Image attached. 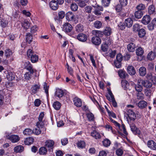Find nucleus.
<instances>
[{"mask_svg": "<svg viewBox=\"0 0 156 156\" xmlns=\"http://www.w3.org/2000/svg\"><path fill=\"white\" fill-rule=\"evenodd\" d=\"M123 7H124L123 6L118 3L114 6L113 9L115 10L118 15L121 17H124L126 16V14L124 11L123 8Z\"/></svg>", "mask_w": 156, "mask_h": 156, "instance_id": "nucleus-1", "label": "nucleus"}, {"mask_svg": "<svg viewBox=\"0 0 156 156\" xmlns=\"http://www.w3.org/2000/svg\"><path fill=\"white\" fill-rule=\"evenodd\" d=\"M108 92L107 94L106 95L107 99L110 102H112V105L114 107H117V103L111 90L108 89Z\"/></svg>", "mask_w": 156, "mask_h": 156, "instance_id": "nucleus-2", "label": "nucleus"}, {"mask_svg": "<svg viewBox=\"0 0 156 156\" xmlns=\"http://www.w3.org/2000/svg\"><path fill=\"white\" fill-rule=\"evenodd\" d=\"M108 92L107 94L106 95L107 99L110 102H112V105L114 107H117V103L111 90L108 89Z\"/></svg>", "mask_w": 156, "mask_h": 156, "instance_id": "nucleus-3", "label": "nucleus"}, {"mask_svg": "<svg viewBox=\"0 0 156 156\" xmlns=\"http://www.w3.org/2000/svg\"><path fill=\"white\" fill-rule=\"evenodd\" d=\"M27 56L28 58H30L31 62L32 63H35L38 60V55L34 54L31 49H29L27 51Z\"/></svg>", "mask_w": 156, "mask_h": 156, "instance_id": "nucleus-4", "label": "nucleus"}, {"mask_svg": "<svg viewBox=\"0 0 156 156\" xmlns=\"http://www.w3.org/2000/svg\"><path fill=\"white\" fill-rule=\"evenodd\" d=\"M66 19L68 21H73L75 23L78 22L77 18L71 12H68L66 14Z\"/></svg>", "mask_w": 156, "mask_h": 156, "instance_id": "nucleus-5", "label": "nucleus"}, {"mask_svg": "<svg viewBox=\"0 0 156 156\" xmlns=\"http://www.w3.org/2000/svg\"><path fill=\"white\" fill-rule=\"evenodd\" d=\"M54 142L52 140H48L46 141L45 142L44 146L48 149L49 152H52L54 148Z\"/></svg>", "mask_w": 156, "mask_h": 156, "instance_id": "nucleus-6", "label": "nucleus"}, {"mask_svg": "<svg viewBox=\"0 0 156 156\" xmlns=\"http://www.w3.org/2000/svg\"><path fill=\"white\" fill-rule=\"evenodd\" d=\"M138 83L141 84L144 87L147 88H150L152 87V83L148 80L139 79L138 80Z\"/></svg>", "mask_w": 156, "mask_h": 156, "instance_id": "nucleus-7", "label": "nucleus"}, {"mask_svg": "<svg viewBox=\"0 0 156 156\" xmlns=\"http://www.w3.org/2000/svg\"><path fill=\"white\" fill-rule=\"evenodd\" d=\"M72 26L68 23H65L62 26V30L65 32H70L72 30Z\"/></svg>", "mask_w": 156, "mask_h": 156, "instance_id": "nucleus-8", "label": "nucleus"}, {"mask_svg": "<svg viewBox=\"0 0 156 156\" xmlns=\"http://www.w3.org/2000/svg\"><path fill=\"white\" fill-rule=\"evenodd\" d=\"M6 137L13 143L17 142L20 140V137L16 135L8 134L6 135Z\"/></svg>", "mask_w": 156, "mask_h": 156, "instance_id": "nucleus-9", "label": "nucleus"}, {"mask_svg": "<svg viewBox=\"0 0 156 156\" xmlns=\"http://www.w3.org/2000/svg\"><path fill=\"white\" fill-rule=\"evenodd\" d=\"M130 127L131 131L135 135H138V136L141 133L140 130L138 129L135 126V124L132 123L130 124Z\"/></svg>", "mask_w": 156, "mask_h": 156, "instance_id": "nucleus-10", "label": "nucleus"}, {"mask_svg": "<svg viewBox=\"0 0 156 156\" xmlns=\"http://www.w3.org/2000/svg\"><path fill=\"white\" fill-rule=\"evenodd\" d=\"M16 75L13 72L8 71L6 75V78L9 81H12L15 79Z\"/></svg>", "mask_w": 156, "mask_h": 156, "instance_id": "nucleus-11", "label": "nucleus"}, {"mask_svg": "<svg viewBox=\"0 0 156 156\" xmlns=\"http://www.w3.org/2000/svg\"><path fill=\"white\" fill-rule=\"evenodd\" d=\"M147 145L151 149L154 150L156 149V143L153 140H149L147 141Z\"/></svg>", "mask_w": 156, "mask_h": 156, "instance_id": "nucleus-12", "label": "nucleus"}, {"mask_svg": "<svg viewBox=\"0 0 156 156\" xmlns=\"http://www.w3.org/2000/svg\"><path fill=\"white\" fill-rule=\"evenodd\" d=\"M49 5L51 9L53 10H57L58 7V3L55 0H52L50 2Z\"/></svg>", "mask_w": 156, "mask_h": 156, "instance_id": "nucleus-13", "label": "nucleus"}, {"mask_svg": "<svg viewBox=\"0 0 156 156\" xmlns=\"http://www.w3.org/2000/svg\"><path fill=\"white\" fill-rule=\"evenodd\" d=\"M26 64H27V65L25 66V67L26 69L29 71L28 72H30V73H32V74H33L34 73H35L37 72L36 70H34L33 69L32 65L28 61L26 62Z\"/></svg>", "mask_w": 156, "mask_h": 156, "instance_id": "nucleus-14", "label": "nucleus"}, {"mask_svg": "<svg viewBox=\"0 0 156 156\" xmlns=\"http://www.w3.org/2000/svg\"><path fill=\"white\" fill-rule=\"evenodd\" d=\"M73 102L74 105L78 107H80L82 105V102L81 100L77 97L74 98Z\"/></svg>", "mask_w": 156, "mask_h": 156, "instance_id": "nucleus-15", "label": "nucleus"}, {"mask_svg": "<svg viewBox=\"0 0 156 156\" xmlns=\"http://www.w3.org/2000/svg\"><path fill=\"white\" fill-rule=\"evenodd\" d=\"M92 42L94 44L98 45L101 43V40L99 37L94 36L92 38Z\"/></svg>", "mask_w": 156, "mask_h": 156, "instance_id": "nucleus-16", "label": "nucleus"}, {"mask_svg": "<svg viewBox=\"0 0 156 156\" xmlns=\"http://www.w3.org/2000/svg\"><path fill=\"white\" fill-rule=\"evenodd\" d=\"M77 38L80 41L82 42H84L87 40V37L85 34H80L78 35Z\"/></svg>", "mask_w": 156, "mask_h": 156, "instance_id": "nucleus-17", "label": "nucleus"}, {"mask_svg": "<svg viewBox=\"0 0 156 156\" xmlns=\"http://www.w3.org/2000/svg\"><path fill=\"white\" fill-rule=\"evenodd\" d=\"M48 149L45 147H42L39 149V153L41 155H45L47 154Z\"/></svg>", "mask_w": 156, "mask_h": 156, "instance_id": "nucleus-18", "label": "nucleus"}, {"mask_svg": "<svg viewBox=\"0 0 156 156\" xmlns=\"http://www.w3.org/2000/svg\"><path fill=\"white\" fill-rule=\"evenodd\" d=\"M154 56H156V47L154 49L153 52L151 51L148 53L147 58L148 59L152 60L154 59Z\"/></svg>", "mask_w": 156, "mask_h": 156, "instance_id": "nucleus-19", "label": "nucleus"}, {"mask_svg": "<svg viewBox=\"0 0 156 156\" xmlns=\"http://www.w3.org/2000/svg\"><path fill=\"white\" fill-rule=\"evenodd\" d=\"M151 20L150 17L149 15L144 16L142 20V23L144 24H147Z\"/></svg>", "mask_w": 156, "mask_h": 156, "instance_id": "nucleus-20", "label": "nucleus"}, {"mask_svg": "<svg viewBox=\"0 0 156 156\" xmlns=\"http://www.w3.org/2000/svg\"><path fill=\"white\" fill-rule=\"evenodd\" d=\"M136 48L135 44L133 43H130L128 45L127 48L128 50L131 52H133L135 50Z\"/></svg>", "mask_w": 156, "mask_h": 156, "instance_id": "nucleus-21", "label": "nucleus"}, {"mask_svg": "<svg viewBox=\"0 0 156 156\" xmlns=\"http://www.w3.org/2000/svg\"><path fill=\"white\" fill-rule=\"evenodd\" d=\"M127 71L128 73L130 75H134L136 73V71L134 68L131 66H128Z\"/></svg>", "mask_w": 156, "mask_h": 156, "instance_id": "nucleus-22", "label": "nucleus"}, {"mask_svg": "<svg viewBox=\"0 0 156 156\" xmlns=\"http://www.w3.org/2000/svg\"><path fill=\"white\" fill-rule=\"evenodd\" d=\"M148 11L149 14H153L155 13V8L154 5H151L148 7Z\"/></svg>", "mask_w": 156, "mask_h": 156, "instance_id": "nucleus-23", "label": "nucleus"}, {"mask_svg": "<svg viewBox=\"0 0 156 156\" xmlns=\"http://www.w3.org/2000/svg\"><path fill=\"white\" fill-rule=\"evenodd\" d=\"M125 23L126 27H130L133 25V20L130 18H128L125 20Z\"/></svg>", "mask_w": 156, "mask_h": 156, "instance_id": "nucleus-24", "label": "nucleus"}, {"mask_svg": "<svg viewBox=\"0 0 156 156\" xmlns=\"http://www.w3.org/2000/svg\"><path fill=\"white\" fill-rule=\"evenodd\" d=\"M64 95L63 91L60 89H58L56 90L55 93V96L60 98L62 97Z\"/></svg>", "mask_w": 156, "mask_h": 156, "instance_id": "nucleus-25", "label": "nucleus"}, {"mask_svg": "<svg viewBox=\"0 0 156 156\" xmlns=\"http://www.w3.org/2000/svg\"><path fill=\"white\" fill-rule=\"evenodd\" d=\"M91 135L95 139H99L101 138V136L99 133L96 130H94L91 133Z\"/></svg>", "mask_w": 156, "mask_h": 156, "instance_id": "nucleus-26", "label": "nucleus"}, {"mask_svg": "<svg viewBox=\"0 0 156 156\" xmlns=\"http://www.w3.org/2000/svg\"><path fill=\"white\" fill-rule=\"evenodd\" d=\"M14 51L9 49H7L5 51V55L7 58H9L14 53Z\"/></svg>", "mask_w": 156, "mask_h": 156, "instance_id": "nucleus-27", "label": "nucleus"}, {"mask_svg": "<svg viewBox=\"0 0 156 156\" xmlns=\"http://www.w3.org/2000/svg\"><path fill=\"white\" fill-rule=\"evenodd\" d=\"M147 105V103L146 101H141L138 103V106L139 108L143 109L145 108Z\"/></svg>", "mask_w": 156, "mask_h": 156, "instance_id": "nucleus-28", "label": "nucleus"}, {"mask_svg": "<svg viewBox=\"0 0 156 156\" xmlns=\"http://www.w3.org/2000/svg\"><path fill=\"white\" fill-rule=\"evenodd\" d=\"M39 121L37 123L36 126L38 128L42 127L44 125V121H43V118H38Z\"/></svg>", "mask_w": 156, "mask_h": 156, "instance_id": "nucleus-29", "label": "nucleus"}, {"mask_svg": "<svg viewBox=\"0 0 156 156\" xmlns=\"http://www.w3.org/2000/svg\"><path fill=\"white\" fill-rule=\"evenodd\" d=\"M34 141V139L32 137L26 138L24 140V143L26 145H30L32 144Z\"/></svg>", "mask_w": 156, "mask_h": 156, "instance_id": "nucleus-30", "label": "nucleus"}, {"mask_svg": "<svg viewBox=\"0 0 156 156\" xmlns=\"http://www.w3.org/2000/svg\"><path fill=\"white\" fill-rule=\"evenodd\" d=\"M139 72L140 75L141 76H144L146 74V68L143 66L140 67L139 69Z\"/></svg>", "mask_w": 156, "mask_h": 156, "instance_id": "nucleus-31", "label": "nucleus"}, {"mask_svg": "<svg viewBox=\"0 0 156 156\" xmlns=\"http://www.w3.org/2000/svg\"><path fill=\"white\" fill-rule=\"evenodd\" d=\"M143 12L142 11L137 10L135 11L134 13L135 17L137 19H140L142 16Z\"/></svg>", "mask_w": 156, "mask_h": 156, "instance_id": "nucleus-32", "label": "nucleus"}, {"mask_svg": "<svg viewBox=\"0 0 156 156\" xmlns=\"http://www.w3.org/2000/svg\"><path fill=\"white\" fill-rule=\"evenodd\" d=\"M146 7L144 4L141 3L137 5L136 7V9L137 10L140 11H142L144 10L145 9Z\"/></svg>", "mask_w": 156, "mask_h": 156, "instance_id": "nucleus-33", "label": "nucleus"}, {"mask_svg": "<svg viewBox=\"0 0 156 156\" xmlns=\"http://www.w3.org/2000/svg\"><path fill=\"white\" fill-rule=\"evenodd\" d=\"M24 150V147L21 145L15 147L14 148V151L16 153L21 152Z\"/></svg>", "mask_w": 156, "mask_h": 156, "instance_id": "nucleus-34", "label": "nucleus"}, {"mask_svg": "<svg viewBox=\"0 0 156 156\" xmlns=\"http://www.w3.org/2000/svg\"><path fill=\"white\" fill-rule=\"evenodd\" d=\"M119 76L122 79L125 78L126 75V72L122 69L119 70L118 72Z\"/></svg>", "mask_w": 156, "mask_h": 156, "instance_id": "nucleus-35", "label": "nucleus"}, {"mask_svg": "<svg viewBox=\"0 0 156 156\" xmlns=\"http://www.w3.org/2000/svg\"><path fill=\"white\" fill-rule=\"evenodd\" d=\"M83 26L81 24H78L75 27L76 31L78 32H82L83 30Z\"/></svg>", "mask_w": 156, "mask_h": 156, "instance_id": "nucleus-36", "label": "nucleus"}, {"mask_svg": "<svg viewBox=\"0 0 156 156\" xmlns=\"http://www.w3.org/2000/svg\"><path fill=\"white\" fill-rule=\"evenodd\" d=\"M102 32L98 30H94L92 31V34L97 37H101L102 35Z\"/></svg>", "mask_w": 156, "mask_h": 156, "instance_id": "nucleus-37", "label": "nucleus"}, {"mask_svg": "<svg viewBox=\"0 0 156 156\" xmlns=\"http://www.w3.org/2000/svg\"><path fill=\"white\" fill-rule=\"evenodd\" d=\"M85 142L84 141L82 140L79 141L77 144L78 147L81 149L85 148Z\"/></svg>", "mask_w": 156, "mask_h": 156, "instance_id": "nucleus-38", "label": "nucleus"}, {"mask_svg": "<svg viewBox=\"0 0 156 156\" xmlns=\"http://www.w3.org/2000/svg\"><path fill=\"white\" fill-rule=\"evenodd\" d=\"M153 90L152 89H146L144 90L145 94L147 96L150 97L152 94Z\"/></svg>", "mask_w": 156, "mask_h": 156, "instance_id": "nucleus-39", "label": "nucleus"}, {"mask_svg": "<svg viewBox=\"0 0 156 156\" xmlns=\"http://www.w3.org/2000/svg\"><path fill=\"white\" fill-rule=\"evenodd\" d=\"M106 42L103 43L101 46V49L104 52H106L108 51V45L106 44Z\"/></svg>", "mask_w": 156, "mask_h": 156, "instance_id": "nucleus-40", "label": "nucleus"}, {"mask_svg": "<svg viewBox=\"0 0 156 156\" xmlns=\"http://www.w3.org/2000/svg\"><path fill=\"white\" fill-rule=\"evenodd\" d=\"M22 27L24 29L27 30L28 29L30 26V23L27 20H24L23 23H22Z\"/></svg>", "mask_w": 156, "mask_h": 156, "instance_id": "nucleus-41", "label": "nucleus"}, {"mask_svg": "<svg viewBox=\"0 0 156 156\" xmlns=\"http://www.w3.org/2000/svg\"><path fill=\"white\" fill-rule=\"evenodd\" d=\"M40 88V86L35 84L32 87V94H34L36 93L37 91Z\"/></svg>", "mask_w": 156, "mask_h": 156, "instance_id": "nucleus-42", "label": "nucleus"}, {"mask_svg": "<svg viewBox=\"0 0 156 156\" xmlns=\"http://www.w3.org/2000/svg\"><path fill=\"white\" fill-rule=\"evenodd\" d=\"M104 33L105 35H110L112 33V30L109 27H106L104 31Z\"/></svg>", "mask_w": 156, "mask_h": 156, "instance_id": "nucleus-43", "label": "nucleus"}, {"mask_svg": "<svg viewBox=\"0 0 156 156\" xmlns=\"http://www.w3.org/2000/svg\"><path fill=\"white\" fill-rule=\"evenodd\" d=\"M61 104L58 101H56L53 105V108L56 110H58L60 108Z\"/></svg>", "mask_w": 156, "mask_h": 156, "instance_id": "nucleus-44", "label": "nucleus"}, {"mask_svg": "<svg viewBox=\"0 0 156 156\" xmlns=\"http://www.w3.org/2000/svg\"><path fill=\"white\" fill-rule=\"evenodd\" d=\"M146 34V31L145 29H141L140 30L138 31V35L140 37H143Z\"/></svg>", "mask_w": 156, "mask_h": 156, "instance_id": "nucleus-45", "label": "nucleus"}, {"mask_svg": "<svg viewBox=\"0 0 156 156\" xmlns=\"http://www.w3.org/2000/svg\"><path fill=\"white\" fill-rule=\"evenodd\" d=\"M94 26L97 29H99L102 26V23L99 21L97 20L95 21L94 23Z\"/></svg>", "mask_w": 156, "mask_h": 156, "instance_id": "nucleus-46", "label": "nucleus"}, {"mask_svg": "<svg viewBox=\"0 0 156 156\" xmlns=\"http://www.w3.org/2000/svg\"><path fill=\"white\" fill-rule=\"evenodd\" d=\"M33 131L29 128L25 129L23 131V133L24 135H30L33 133Z\"/></svg>", "mask_w": 156, "mask_h": 156, "instance_id": "nucleus-47", "label": "nucleus"}, {"mask_svg": "<svg viewBox=\"0 0 156 156\" xmlns=\"http://www.w3.org/2000/svg\"><path fill=\"white\" fill-rule=\"evenodd\" d=\"M26 36L27 41L28 43L30 44L32 41V36L30 33H27Z\"/></svg>", "mask_w": 156, "mask_h": 156, "instance_id": "nucleus-48", "label": "nucleus"}, {"mask_svg": "<svg viewBox=\"0 0 156 156\" xmlns=\"http://www.w3.org/2000/svg\"><path fill=\"white\" fill-rule=\"evenodd\" d=\"M102 142L103 146L106 147L109 146L111 144L110 140L107 139H104Z\"/></svg>", "mask_w": 156, "mask_h": 156, "instance_id": "nucleus-49", "label": "nucleus"}, {"mask_svg": "<svg viewBox=\"0 0 156 156\" xmlns=\"http://www.w3.org/2000/svg\"><path fill=\"white\" fill-rule=\"evenodd\" d=\"M140 84L137 83V84L135 85V89L138 93L141 92L143 89L142 87L140 85Z\"/></svg>", "mask_w": 156, "mask_h": 156, "instance_id": "nucleus-50", "label": "nucleus"}, {"mask_svg": "<svg viewBox=\"0 0 156 156\" xmlns=\"http://www.w3.org/2000/svg\"><path fill=\"white\" fill-rule=\"evenodd\" d=\"M144 50L143 49L140 48H138L136 51V55L138 56H141L144 53Z\"/></svg>", "mask_w": 156, "mask_h": 156, "instance_id": "nucleus-51", "label": "nucleus"}, {"mask_svg": "<svg viewBox=\"0 0 156 156\" xmlns=\"http://www.w3.org/2000/svg\"><path fill=\"white\" fill-rule=\"evenodd\" d=\"M115 154L118 156H121L123 154V149L120 148L116 149Z\"/></svg>", "mask_w": 156, "mask_h": 156, "instance_id": "nucleus-52", "label": "nucleus"}, {"mask_svg": "<svg viewBox=\"0 0 156 156\" xmlns=\"http://www.w3.org/2000/svg\"><path fill=\"white\" fill-rule=\"evenodd\" d=\"M140 28V26L137 23L134 24L133 27V31L135 32L139 31Z\"/></svg>", "mask_w": 156, "mask_h": 156, "instance_id": "nucleus-53", "label": "nucleus"}, {"mask_svg": "<svg viewBox=\"0 0 156 156\" xmlns=\"http://www.w3.org/2000/svg\"><path fill=\"white\" fill-rule=\"evenodd\" d=\"M128 117H131V116L136 117L135 113L131 110L129 109L128 110L127 113Z\"/></svg>", "mask_w": 156, "mask_h": 156, "instance_id": "nucleus-54", "label": "nucleus"}, {"mask_svg": "<svg viewBox=\"0 0 156 156\" xmlns=\"http://www.w3.org/2000/svg\"><path fill=\"white\" fill-rule=\"evenodd\" d=\"M71 10L73 11H76L77 10L78 6L75 3H72L70 5Z\"/></svg>", "mask_w": 156, "mask_h": 156, "instance_id": "nucleus-55", "label": "nucleus"}, {"mask_svg": "<svg viewBox=\"0 0 156 156\" xmlns=\"http://www.w3.org/2000/svg\"><path fill=\"white\" fill-rule=\"evenodd\" d=\"M121 84L122 87L125 88H126L129 85L128 82L125 80H123L122 81Z\"/></svg>", "mask_w": 156, "mask_h": 156, "instance_id": "nucleus-56", "label": "nucleus"}, {"mask_svg": "<svg viewBox=\"0 0 156 156\" xmlns=\"http://www.w3.org/2000/svg\"><path fill=\"white\" fill-rule=\"evenodd\" d=\"M32 74V73L30 72H27L24 74V78L26 80H29L31 79Z\"/></svg>", "mask_w": 156, "mask_h": 156, "instance_id": "nucleus-57", "label": "nucleus"}, {"mask_svg": "<svg viewBox=\"0 0 156 156\" xmlns=\"http://www.w3.org/2000/svg\"><path fill=\"white\" fill-rule=\"evenodd\" d=\"M111 0H101L102 4L105 7H107L109 6Z\"/></svg>", "mask_w": 156, "mask_h": 156, "instance_id": "nucleus-58", "label": "nucleus"}, {"mask_svg": "<svg viewBox=\"0 0 156 156\" xmlns=\"http://www.w3.org/2000/svg\"><path fill=\"white\" fill-rule=\"evenodd\" d=\"M119 4H121L122 6H125L128 4V0H118Z\"/></svg>", "mask_w": 156, "mask_h": 156, "instance_id": "nucleus-59", "label": "nucleus"}, {"mask_svg": "<svg viewBox=\"0 0 156 156\" xmlns=\"http://www.w3.org/2000/svg\"><path fill=\"white\" fill-rule=\"evenodd\" d=\"M43 88L47 95H48L49 86L47 85V83L45 82L44 83Z\"/></svg>", "mask_w": 156, "mask_h": 156, "instance_id": "nucleus-60", "label": "nucleus"}, {"mask_svg": "<svg viewBox=\"0 0 156 156\" xmlns=\"http://www.w3.org/2000/svg\"><path fill=\"white\" fill-rule=\"evenodd\" d=\"M137 98L138 99L143 100L144 98V94L141 92H139L137 94Z\"/></svg>", "mask_w": 156, "mask_h": 156, "instance_id": "nucleus-61", "label": "nucleus"}, {"mask_svg": "<svg viewBox=\"0 0 156 156\" xmlns=\"http://www.w3.org/2000/svg\"><path fill=\"white\" fill-rule=\"evenodd\" d=\"M96 17L93 15H89L87 17V19L91 22L95 20Z\"/></svg>", "mask_w": 156, "mask_h": 156, "instance_id": "nucleus-62", "label": "nucleus"}, {"mask_svg": "<svg viewBox=\"0 0 156 156\" xmlns=\"http://www.w3.org/2000/svg\"><path fill=\"white\" fill-rule=\"evenodd\" d=\"M78 2V4L80 7L83 8L86 5V4L85 2L81 0H80Z\"/></svg>", "mask_w": 156, "mask_h": 156, "instance_id": "nucleus-63", "label": "nucleus"}, {"mask_svg": "<svg viewBox=\"0 0 156 156\" xmlns=\"http://www.w3.org/2000/svg\"><path fill=\"white\" fill-rule=\"evenodd\" d=\"M58 16L59 19H62L65 16V12L63 11H60L58 12Z\"/></svg>", "mask_w": 156, "mask_h": 156, "instance_id": "nucleus-64", "label": "nucleus"}]
</instances>
